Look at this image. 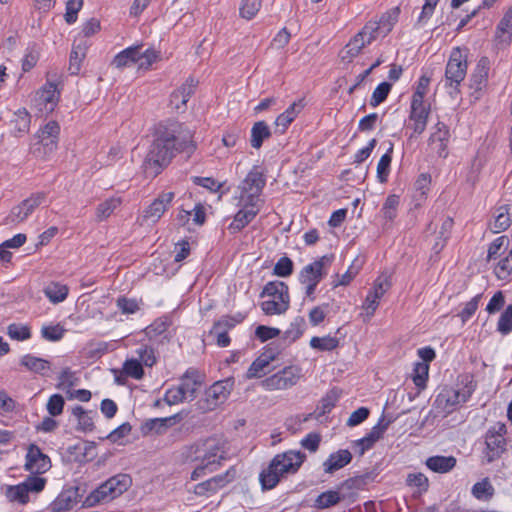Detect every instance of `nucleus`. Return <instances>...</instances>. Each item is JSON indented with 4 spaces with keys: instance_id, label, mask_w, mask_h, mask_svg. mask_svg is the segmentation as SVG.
I'll use <instances>...</instances> for the list:
<instances>
[{
    "instance_id": "obj_15",
    "label": "nucleus",
    "mask_w": 512,
    "mask_h": 512,
    "mask_svg": "<svg viewBox=\"0 0 512 512\" xmlns=\"http://www.w3.org/2000/svg\"><path fill=\"white\" fill-rule=\"evenodd\" d=\"M392 422V419L385 420V417L382 416L365 437L356 440L354 446L359 448L358 454L362 456L367 450L371 449L383 437V434Z\"/></svg>"
},
{
    "instance_id": "obj_61",
    "label": "nucleus",
    "mask_w": 512,
    "mask_h": 512,
    "mask_svg": "<svg viewBox=\"0 0 512 512\" xmlns=\"http://www.w3.org/2000/svg\"><path fill=\"white\" fill-rule=\"evenodd\" d=\"M198 81L194 78H188L177 90L182 95V103H187L190 97L195 93Z\"/></svg>"
},
{
    "instance_id": "obj_5",
    "label": "nucleus",
    "mask_w": 512,
    "mask_h": 512,
    "mask_svg": "<svg viewBox=\"0 0 512 512\" xmlns=\"http://www.w3.org/2000/svg\"><path fill=\"white\" fill-rule=\"evenodd\" d=\"M267 296L268 300L261 303V308L266 315H275L285 313L290 306V296L288 285L282 281L268 282L260 295Z\"/></svg>"
},
{
    "instance_id": "obj_54",
    "label": "nucleus",
    "mask_w": 512,
    "mask_h": 512,
    "mask_svg": "<svg viewBox=\"0 0 512 512\" xmlns=\"http://www.w3.org/2000/svg\"><path fill=\"white\" fill-rule=\"evenodd\" d=\"M293 262L288 257H281L274 266L273 273L279 277H288L293 273Z\"/></svg>"
},
{
    "instance_id": "obj_51",
    "label": "nucleus",
    "mask_w": 512,
    "mask_h": 512,
    "mask_svg": "<svg viewBox=\"0 0 512 512\" xmlns=\"http://www.w3.org/2000/svg\"><path fill=\"white\" fill-rule=\"evenodd\" d=\"M191 180L195 185L201 186L211 193L219 192L223 185L221 182L211 177L193 176L191 177Z\"/></svg>"
},
{
    "instance_id": "obj_2",
    "label": "nucleus",
    "mask_w": 512,
    "mask_h": 512,
    "mask_svg": "<svg viewBox=\"0 0 512 512\" xmlns=\"http://www.w3.org/2000/svg\"><path fill=\"white\" fill-rule=\"evenodd\" d=\"M306 459L301 451L289 450L273 457L268 467L259 475L263 490H270L277 486L281 478L288 474H295Z\"/></svg>"
},
{
    "instance_id": "obj_20",
    "label": "nucleus",
    "mask_w": 512,
    "mask_h": 512,
    "mask_svg": "<svg viewBox=\"0 0 512 512\" xmlns=\"http://www.w3.org/2000/svg\"><path fill=\"white\" fill-rule=\"evenodd\" d=\"M180 419L181 417L179 414L165 418L149 419L141 425V432L143 435H148L152 432L160 435L163 434L168 427L176 424Z\"/></svg>"
},
{
    "instance_id": "obj_32",
    "label": "nucleus",
    "mask_w": 512,
    "mask_h": 512,
    "mask_svg": "<svg viewBox=\"0 0 512 512\" xmlns=\"http://www.w3.org/2000/svg\"><path fill=\"white\" fill-rule=\"evenodd\" d=\"M274 355H261L256 360L252 362L250 365L246 377L248 379L252 378H260L266 374V368L269 366L270 362L274 360Z\"/></svg>"
},
{
    "instance_id": "obj_50",
    "label": "nucleus",
    "mask_w": 512,
    "mask_h": 512,
    "mask_svg": "<svg viewBox=\"0 0 512 512\" xmlns=\"http://www.w3.org/2000/svg\"><path fill=\"white\" fill-rule=\"evenodd\" d=\"M481 298L482 294H477L467 302L465 307L459 312L458 317H460L463 324H465L475 314Z\"/></svg>"
},
{
    "instance_id": "obj_21",
    "label": "nucleus",
    "mask_w": 512,
    "mask_h": 512,
    "mask_svg": "<svg viewBox=\"0 0 512 512\" xmlns=\"http://www.w3.org/2000/svg\"><path fill=\"white\" fill-rule=\"evenodd\" d=\"M60 133V126L56 121H49L38 134L39 143L47 149L49 152H52L56 149L58 138Z\"/></svg>"
},
{
    "instance_id": "obj_53",
    "label": "nucleus",
    "mask_w": 512,
    "mask_h": 512,
    "mask_svg": "<svg viewBox=\"0 0 512 512\" xmlns=\"http://www.w3.org/2000/svg\"><path fill=\"white\" fill-rule=\"evenodd\" d=\"M406 483L410 487H417L420 492L428 490L429 481L423 473H410L407 476Z\"/></svg>"
},
{
    "instance_id": "obj_52",
    "label": "nucleus",
    "mask_w": 512,
    "mask_h": 512,
    "mask_svg": "<svg viewBox=\"0 0 512 512\" xmlns=\"http://www.w3.org/2000/svg\"><path fill=\"white\" fill-rule=\"evenodd\" d=\"M261 7L260 0H243L240 7V15L245 19H252Z\"/></svg>"
},
{
    "instance_id": "obj_25",
    "label": "nucleus",
    "mask_w": 512,
    "mask_h": 512,
    "mask_svg": "<svg viewBox=\"0 0 512 512\" xmlns=\"http://www.w3.org/2000/svg\"><path fill=\"white\" fill-rule=\"evenodd\" d=\"M304 107L302 100L292 103L283 113H281L275 120L276 129L280 133H284L291 122L295 119L297 114Z\"/></svg>"
},
{
    "instance_id": "obj_26",
    "label": "nucleus",
    "mask_w": 512,
    "mask_h": 512,
    "mask_svg": "<svg viewBox=\"0 0 512 512\" xmlns=\"http://www.w3.org/2000/svg\"><path fill=\"white\" fill-rule=\"evenodd\" d=\"M20 364L27 368L29 371L41 376H47V371H49L51 368V364L48 360L33 356L31 354L24 355L20 360Z\"/></svg>"
},
{
    "instance_id": "obj_38",
    "label": "nucleus",
    "mask_w": 512,
    "mask_h": 512,
    "mask_svg": "<svg viewBox=\"0 0 512 512\" xmlns=\"http://www.w3.org/2000/svg\"><path fill=\"white\" fill-rule=\"evenodd\" d=\"M6 497L11 502H18L21 504H25L29 501V494L27 492V488L23 483H20L15 486H8L6 489Z\"/></svg>"
},
{
    "instance_id": "obj_59",
    "label": "nucleus",
    "mask_w": 512,
    "mask_h": 512,
    "mask_svg": "<svg viewBox=\"0 0 512 512\" xmlns=\"http://www.w3.org/2000/svg\"><path fill=\"white\" fill-rule=\"evenodd\" d=\"M439 0H425L422 11L416 21V25H424L433 15Z\"/></svg>"
},
{
    "instance_id": "obj_34",
    "label": "nucleus",
    "mask_w": 512,
    "mask_h": 512,
    "mask_svg": "<svg viewBox=\"0 0 512 512\" xmlns=\"http://www.w3.org/2000/svg\"><path fill=\"white\" fill-rule=\"evenodd\" d=\"M343 498H345V495H341L339 491H325L316 498L315 507L327 509L337 505Z\"/></svg>"
},
{
    "instance_id": "obj_44",
    "label": "nucleus",
    "mask_w": 512,
    "mask_h": 512,
    "mask_svg": "<svg viewBox=\"0 0 512 512\" xmlns=\"http://www.w3.org/2000/svg\"><path fill=\"white\" fill-rule=\"evenodd\" d=\"M39 60V49L35 43L30 44L26 48L25 55L22 60V70L24 72L30 71L35 67Z\"/></svg>"
},
{
    "instance_id": "obj_8",
    "label": "nucleus",
    "mask_w": 512,
    "mask_h": 512,
    "mask_svg": "<svg viewBox=\"0 0 512 512\" xmlns=\"http://www.w3.org/2000/svg\"><path fill=\"white\" fill-rule=\"evenodd\" d=\"M507 429L504 423H496L488 429L485 435L484 460L486 463H492L499 459L506 451L505 434Z\"/></svg>"
},
{
    "instance_id": "obj_29",
    "label": "nucleus",
    "mask_w": 512,
    "mask_h": 512,
    "mask_svg": "<svg viewBox=\"0 0 512 512\" xmlns=\"http://www.w3.org/2000/svg\"><path fill=\"white\" fill-rule=\"evenodd\" d=\"M43 292L52 303L57 304L67 298L69 289L60 282H50L44 287Z\"/></svg>"
},
{
    "instance_id": "obj_11",
    "label": "nucleus",
    "mask_w": 512,
    "mask_h": 512,
    "mask_svg": "<svg viewBox=\"0 0 512 512\" xmlns=\"http://www.w3.org/2000/svg\"><path fill=\"white\" fill-rule=\"evenodd\" d=\"M333 259V255H324L313 263L306 265L299 273L300 283L318 285L327 275L326 268L331 265Z\"/></svg>"
},
{
    "instance_id": "obj_64",
    "label": "nucleus",
    "mask_w": 512,
    "mask_h": 512,
    "mask_svg": "<svg viewBox=\"0 0 512 512\" xmlns=\"http://www.w3.org/2000/svg\"><path fill=\"white\" fill-rule=\"evenodd\" d=\"M512 273V261L509 256L502 259L495 267V274L498 279L505 280Z\"/></svg>"
},
{
    "instance_id": "obj_13",
    "label": "nucleus",
    "mask_w": 512,
    "mask_h": 512,
    "mask_svg": "<svg viewBox=\"0 0 512 512\" xmlns=\"http://www.w3.org/2000/svg\"><path fill=\"white\" fill-rule=\"evenodd\" d=\"M60 99V92L55 83L47 82L36 94L34 106L41 114L54 111Z\"/></svg>"
},
{
    "instance_id": "obj_36",
    "label": "nucleus",
    "mask_w": 512,
    "mask_h": 512,
    "mask_svg": "<svg viewBox=\"0 0 512 512\" xmlns=\"http://www.w3.org/2000/svg\"><path fill=\"white\" fill-rule=\"evenodd\" d=\"M393 144L390 143L387 152L382 155L377 165V178L380 183H385L390 172V165L392 161Z\"/></svg>"
},
{
    "instance_id": "obj_39",
    "label": "nucleus",
    "mask_w": 512,
    "mask_h": 512,
    "mask_svg": "<svg viewBox=\"0 0 512 512\" xmlns=\"http://www.w3.org/2000/svg\"><path fill=\"white\" fill-rule=\"evenodd\" d=\"M305 319L301 316H297L291 322L290 327L285 331L284 338L290 343L296 341L305 330Z\"/></svg>"
},
{
    "instance_id": "obj_60",
    "label": "nucleus",
    "mask_w": 512,
    "mask_h": 512,
    "mask_svg": "<svg viewBox=\"0 0 512 512\" xmlns=\"http://www.w3.org/2000/svg\"><path fill=\"white\" fill-rule=\"evenodd\" d=\"M509 240L506 236H500L496 238L489 246L488 248V254H487V260L496 259L499 254L500 250L504 247L506 248L508 246Z\"/></svg>"
},
{
    "instance_id": "obj_57",
    "label": "nucleus",
    "mask_w": 512,
    "mask_h": 512,
    "mask_svg": "<svg viewBox=\"0 0 512 512\" xmlns=\"http://www.w3.org/2000/svg\"><path fill=\"white\" fill-rule=\"evenodd\" d=\"M65 329L57 325L43 326L41 329L42 337L48 341H59L64 336Z\"/></svg>"
},
{
    "instance_id": "obj_28",
    "label": "nucleus",
    "mask_w": 512,
    "mask_h": 512,
    "mask_svg": "<svg viewBox=\"0 0 512 512\" xmlns=\"http://www.w3.org/2000/svg\"><path fill=\"white\" fill-rule=\"evenodd\" d=\"M138 57H139V46H130L120 53H118L112 64L117 68H123L127 66H131L132 64L138 65Z\"/></svg>"
},
{
    "instance_id": "obj_63",
    "label": "nucleus",
    "mask_w": 512,
    "mask_h": 512,
    "mask_svg": "<svg viewBox=\"0 0 512 512\" xmlns=\"http://www.w3.org/2000/svg\"><path fill=\"white\" fill-rule=\"evenodd\" d=\"M59 382L56 385L58 389L64 390L69 389L75 384V373L71 371L69 367L64 368L59 377Z\"/></svg>"
},
{
    "instance_id": "obj_18",
    "label": "nucleus",
    "mask_w": 512,
    "mask_h": 512,
    "mask_svg": "<svg viewBox=\"0 0 512 512\" xmlns=\"http://www.w3.org/2000/svg\"><path fill=\"white\" fill-rule=\"evenodd\" d=\"M80 494L78 487L64 489L51 503L52 512H65L71 510L79 501Z\"/></svg>"
},
{
    "instance_id": "obj_62",
    "label": "nucleus",
    "mask_w": 512,
    "mask_h": 512,
    "mask_svg": "<svg viewBox=\"0 0 512 512\" xmlns=\"http://www.w3.org/2000/svg\"><path fill=\"white\" fill-rule=\"evenodd\" d=\"M390 287L391 282L389 281L388 277L382 275L375 280L373 289L370 290V292H372V294L375 295L378 300H380Z\"/></svg>"
},
{
    "instance_id": "obj_41",
    "label": "nucleus",
    "mask_w": 512,
    "mask_h": 512,
    "mask_svg": "<svg viewBox=\"0 0 512 512\" xmlns=\"http://www.w3.org/2000/svg\"><path fill=\"white\" fill-rule=\"evenodd\" d=\"M11 123L13 124V130L16 135L26 133L30 127V115L25 109L18 110L15 113V119H13Z\"/></svg>"
},
{
    "instance_id": "obj_1",
    "label": "nucleus",
    "mask_w": 512,
    "mask_h": 512,
    "mask_svg": "<svg viewBox=\"0 0 512 512\" xmlns=\"http://www.w3.org/2000/svg\"><path fill=\"white\" fill-rule=\"evenodd\" d=\"M190 131L178 122L158 124L154 140L145 157L143 168L148 176H157L172 158L180 152H192L194 145Z\"/></svg>"
},
{
    "instance_id": "obj_22",
    "label": "nucleus",
    "mask_w": 512,
    "mask_h": 512,
    "mask_svg": "<svg viewBox=\"0 0 512 512\" xmlns=\"http://www.w3.org/2000/svg\"><path fill=\"white\" fill-rule=\"evenodd\" d=\"M352 458V453L348 449H340L331 453L328 459L323 462V470L327 474H333L348 465Z\"/></svg>"
},
{
    "instance_id": "obj_9",
    "label": "nucleus",
    "mask_w": 512,
    "mask_h": 512,
    "mask_svg": "<svg viewBox=\"0 0 512 512\" xmlns=\"http://www.w3.org/2000/svg\"><path fill=\"white\" fill-rule=\"evenodd\" d=\"M474 391L472 382L466 386L464 391L456 390L453 388H445L438 395L435 400L437 407L442 408L446 413H451L460 404L466 402Z\"/></svg>"
},
{
    "instance_id": "obj_7",
    "label": "nucleus",
    "mask_w": 512,
    "mask_h": 512,
    "mask_svg": "<svg viewBox=\"0 0 512 512\" xmlns=\"http://www.w3.org/2000/svg\"><path fill=\"white\" fill-rule=\"evenodd\" d=\"M379 25L376 22H368L341 51L343 61L350 62L358 56L361 50L374 41L378 36Z\"/></svg>"
},
{
    "instance_id": "obj_27",
    "label": "nucleus",
    "mask_w": 512,
    "mask_h": 512,
    "mask_svg": "<svg viewBox=\"0 0 512 512\" xmlns=\"http://www.w3.org/2000/svg\"><path fill=\"white\" fill-rule=\"evenodd\" d=\"M269 125L265 121H257L251 128L250 144L254 149H260L265 140L271 137Z\"/></svg>"
},
{
    "instance_id": "obj_40",
    "label": "nucleus",
    "mask_w": 512,
    "mask_h": 512,
    "mask_svg": "<svg viewBox=\"0 0 512 512\" xmlns=\"http://www.w3.org/2000/svg\"><path fill=\"white\" fill-rule=\"evenodd\" d=\"M339 345V340L336 337H332L330 335L324 337H312L310 340V346L313 349H317L320 351H331L337 348Z\"/></svg>"
},
{
    "instance_id": "obj_24",
    "label": "nucleus",
    "mask_w": 512,
    "mask_h": 512,
    "mask_svg": "<svg viewBox=\"0 0 512 512\" xmlns=\"http://www.w3.org/2000/svg\"><path fill=\"white\" fill-rule=\"evenodd\" d=\"M457 460L454 456L436 455L427 458L426 466L436 473H448L456 466Z\"/></svg>"
},
{
    "instance_id": "obj_46",
    "label": "nucleus",
    "mask_w": 512,
    "mask_h": 512,
    "mask_svg": "<svg viewBox=\"0 0 512 512\" xmlns=\"http://www.w3.org/2000/svg\"><path fill=\"white\" fill-rule=\"evenodd\" d=\"M399 203H400V197L398 195H395V194H391L389 195L383 206H382V213H383V217L387 220H393L396 215H397V208L399 206Z\"/></svg>"
},
{
    "instance_id": "obj_6",
    "label": "nucleus",
    "mask_w": 512,
    "mask_h": 512,
    "mask_svg": "<svg viewBox=\"0 0 512 512\" xmlns=\"http://www.w3.org/2000/svg\"><path fill=\"white\" fill-rule=\"evenodd\" d=\"M265 184L264 171L257 165L253 166L239 185L241 201L256 206Z\"/></svg>"
},
{
    "instance_id": "obj_12",
    "label": "nucleus",
    "mask_w": 512,
    "mask_h": 512,
    "mask_svg": "<svg viewBox=\"0 0 512 512\" xmlns=\"http://www.w3.org/2000/svg\"><path fill=\"white\" fill-rule=\"evenodd\" d=\"M467 73V61L462 59L460 51L457 49L452 52L446 65L445 82L446 85L457 90L460 83L464 80Z\"/></svg>"
},
{
    "instance_id": "obj_10",
    "label": "nucleus",
    "mask_w": 512,
    "mask_h": 512,
    "mask_svg": "<svg viewBox=\"0 0 512 512\" xmlns=\"http://www.w3.org/2000/svg\"><path fill=\"white\" fill-rule=\"evenodd\" d=\"M299 379L300 369L289 366L263 380L262 385L267 390H285L296 385Z\"/></svg>"
},
{
    "instance_id": "obj_49",
    "label": "nucleus",
    "mask_w": 512,
    "mask_h": 512,
    "mask_svg": "<svg viewBox=\"0 0 512 512\" xmlns=\"http://www.w3.org/2000/svg\"><path fill=\"white\" fill-rule=\"evenodd\" d=\"M497 330L503 335H507L512 331V304L501 313L497 323Z\"/></svg>"
},
{
    "instance_id": "obj_30",
    "label": "nucleus",
    "mask_w": 512,
    "mask_h": 512,
    "mask_svg": "<svg viewBox=\"0 0 512 512\" xmlns=\"http://www.w3.org/2000/svg\"><path fill=\"white\" fill-rule=\"evenodd\" d=\"M474 498L480 501H489L495 494V489L488 477L476 482L471 489Z\"/></svg>"
},
{
    "instance_id": "obj_55",
    "label": "nucleus",
    "mask_w": 512,
    "mask_h": 512,
    "mask_svg": "<svg viewBox=\"0 0 512 512\" xmlns=\"http://www.w3.org/2000/svg\"><path fill=\"white\" fill-rule=\"evenodd\" d=\"M123 371L127 376L134 379H141L144 375L142 364L135 359L125 361Z\"/></svg>"
},
{
    "instance_id": "obj_33",
    "label": "nucleus",
    "mask_w": 512,
    "mask_h": 512,
    "mask_svg": "<svg viewBox=\"0 0 512 512\" xmlns=\"http://www.w3.org/2000/svg\"><path fill=\"white\" fill-rule=\"evenodd\" d=\"M203 342L206 345L217 344L224 347V324L221 319L215 321L212 328L204 334Z\"/></svg>"
},
{
    "instance_id": "obj_23",
    "label": "nucleus",
    "mask_w": 512,
    "mask_h": 512,
    "mask_svg": "<svg viewBox=\"0 0 512 512\" xmlns=\"http://www.w3.org/2000/svg\"><path fill=\"white\" fill-rule=\"evenodd\" d=\"M200 378V373L195 368H189L182 376L179 387L182 388L184 394L189 400H194L196 398L197 387L201 385Z\"/></svg>"
},
{
    "instance_id": "obj_45",
    "label": "nucleus",
    "mask_w": 512,
    "mask_h": 512,
    "mask_svg": "<svg viewBox=\"0 0 512 512\" xmlns=\"http://www.w3.org/2000/svg\"><path fill=\"white\" fill-rule=\"evenodd\" d=\"M139 46L138 68L148 69L159 58V52L154 49L142 50L143 45Z\"/></svg>"
},
{
    "instance_id": "obj_17",
    "label": "nucleus",
    "mask_w": 512,
    "mask_h": 512,
    "mask_svg": "<svg viewBox=\"0 0 512 512\" xmlns=\"http://www.w3.org/2000/svg\"><path fill=\"white\" fill-rule=\"evenodd\" d=\"M173 192H162L156 199L145 209L144 218L152 222H157L165 213L174 199Z\"/></svg>"
},
{
    "instance_id": "obj_3",
    "label": "nucleus",
    "mask_w": 512,
    "mask_h": 512,
    "mask_svg": "<svg viewBox=\"0 0 512 512\" xmlns=\"http://www.w3.org/2000/svg\"><path fill=\"white\" fill-rule=\"evenodd\" d=\"M192 461L201 459V464L197 465L191 473L192 480H198L205 474V471L213 472L224 459V447L214 440H207L201 446H191L189 455Z\"/></svg>"
},
{
    "instance_id": "obj_31",
    "label": "nucleus",
    "mask_w": 512,
    "mask_h": 512,
    "mask_svg": "<svg viewBox=\"0 0 512 512\" xmlns=\"http://www.w3.org/2000/svg\"><path fill=\"white\" fill-rule=\"evenodd\" d=\"M434 129L435 131L431 134L429 142L432 144L439 143L438 154L442 156L450 137L449 128L444 122L439 121L436 123Z\"/></svg>"
},
{
    "instance_id": "obj_16",
    "label": "nucleus",
    "mask_w": 512,
    "mask_h": 512,
    "mask_svg": "<svg viewBox=\"0 0 512 512\" xmlns=\"http://www.w3.org/2000/svg\"><path fill=\"white\" fill-rule=\"evenodd\" d=\"M430 107L424 104V100L412 99L409 119L413 122L414 134H422L427 126Z\"/></svg>"
},
{
    "instance_id": "obj_35",
    "label": "nucleus",
    "mask_w": 512,
    "mask_h": 512,
    "mask_svg": "<svg viewBox=\"0 0 512 512\" xmlns=\"http://www.w3.org/2000/svg\"><path fill=\"white\" fill-rule=\"evenodd\" d=\"M121 204L120 198H109L100 203L96 208V217L98 221L107 219Z\"/></svg>"
},
{
    "instance_id": "obj_4",
    "label": "nucleus",
    "mask_w": 512,
    "mask_h": 512,
    "mask_svg": "<svg viewBox=\"0 0 512 512\" xmlns=\"http://www.w3.org/2000/svg\"><path fill=\"white\" fill-rule=\"evenodd\" d=\"M132 484L128 474H117L100 484L83 501L82 506L94 507L101 502L111 501L126 492Z\"/></svg>"
},
{
    "instance_id": "obj_19",
    "label": "nucleus",
    "mask_w": 512,
    "mask_h": 512,
    "mask_svg": "<svg viewBox=\"0 0 512 512\" xmlns=\"http://www.w3.org/2000/svg\"><path fill=\"white\" fill-rule=\"evenodd\" d=\"M259 208L252 206L248 202H244V206L234 216L228 229L231 233H237L246 227L258 214Z\"/></svg>"
},
{
    "instance_id": "obj_37",
    "label": "nucleus",
    "mask_w": 512,
    "mask_h": 512,
    "mask_svg": "<svg viewBox=\"0 0 512 512\" xmlns=\"http://www.w3.org/2000/svg\"><path fill=\"white\" fill-rule=\"evenodd\" d=\"M170 326V321L166 317L156 319L152 324L145 328V334L150 340L162 336Z\"/></svg>"
},
{
    "instance_id": "obj_47",
    "label": "nucleus",
    "mask_w": 512,
    "mask_h": 512,
    "mask_svg": "<svg viewBox=\"0 0 512 512\" xmlns=\"http://www.w3.org/2000/svg\"><path fill=\"white\" fill-rule=\"evenodd\" d=\"M392 85L388 82H382L380 83L375 90L372 93L371 99H370V105L372 107H377L382 102L386 100L388 97L390 91H391Z\"/></svg>"
},
{
    "instance_id": "obj_58",
    "label": "nucleus",
    "mask_w": 512,
    "mask_h": 512,
    "mask_svg": "<svg viewBox=\"0 0 512 512\" xmlns=\"http://www.w3.org/2000/svg\"><path fill=\"white\" fill-rule=\"evenodd\" d=\"M186 399H188L187 396L179 386L168 389L164 395V401L170 406L181 403Z\"/></svg>"
},
{
    "instance_id": "obj_43",
    "label": "nucleus",
    "mask_w": 512,
    "mask_h": 512,
    "mask_svg": "<svg viewBox=\"0 0 512 512\" xmlns=\"http://www.w3.org/2000/svg\"><path fill=\"white\" fill-rule=\"evenodd\" d=\"M8 336L17 341H24L31 337V330L28 325L11 323L7 327Z\"/></svg>"
},
{
    "instance_id": "obj_48",
    "label": "nucleus",
    "mask_w": 512,
    "mask_h": 512,
    "mask_svg": "<svg viewBox=\"0 0 512 512\" xmlns=\"http://www.w3.org/2000/svg\"><path fill=\"white\" fill-rule=\"evenodd\" d=\"M65 400L60 394H53L49 397L46 404L47 411L50 416L56 417L62 414Z\"/></svg>"
},
{
    "instance_id": "obj_56",
    "label": "nucleus",
    "mask_w": 512,
    "mask_h": 512,
    "mask_svg": "<svg viewBox=\"0 0 512 512\" xmlns=\"http://www.w3.org/2000/svg\"><path fill=\"white\" fill-rule=\"evenodd\" d=\"M83 6V0H68L66 3L65 21L73 24L77 21V14Z\"/></svg>"
},
{
    "instance_id": "obj_14",
    "label": "nucleus",
    "mask_w": 512,
    "mask_h": 512,
    "mask_svg": "<svg viewBox=\"0 0 512 512\" xmlns=\"http://www.w3.org/2000/svg\"><path fill=\"white\" fill-rule=\"evenodd\" d=\"M25 468L32 473L42 474L51 468V460L36 444H30L26 454Z\"/></svg>"
},
{
    "instance_id": "obj_42",
    "label": "nucleus",
    "mask_w": 512,
    "mask_h": 512,
    "mask_svg": "<svg viewBox=\"0 0 512 512\" xmlns=\"http://www.w3.org/2000/svg\"><path fill=\"white\" fill-rule=\"evenodd\" d=\"M26 208L27 206H24L23 201L19 205L13 207L9 215L5 218V224L16 225L26 220L29 215H31L30 211H26Z\"/></svg>"
}]
</instances>
